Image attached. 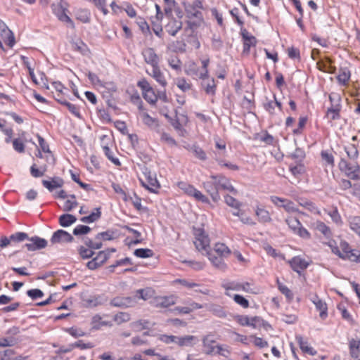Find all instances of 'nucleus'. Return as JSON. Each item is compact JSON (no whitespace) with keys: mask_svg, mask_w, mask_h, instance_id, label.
<instances>
[{"mask_svg":"<svg viewBox=\"0 0 360 360\" xmlns=\"http://www.w3.org/2000/svg\"><path fill=\"white\" fill-rule=\"evenodd\" d=\"M194 244L199 251H205L206 254L207 251H210V239L201 230H199L198 233L196 234Z\"/></svg>","mask_w":360,"mask_h":360,"instance_id":"nucleus-7","label":"nucleus"},{"mask_svg":"<svg viewBox=\"0 0 360 360\" xmlns=\"http://www.w3.org/2000/svg\"><path fill=\"white\" fill-rule=\"evenodd\" d=\"M349 222L351 229L360 236V216L351 217Z\"/></svg>","mask_w":360,"mask_h":360,"instance_id":"nucleus-41","label":"nucleus"},{"mask_svg":"<svg viewBox=\"0 0 360 360\" xmlns=\"http://www.w3.org/2000/svg\"><path fill=\"white\" fill-rule=\"evenodd\" d=\"M206 255L214 266L221 271H224L226 269L224 257L210 253L208 251H207Z\"/></svg>","mask_w":360,"mask_h":360,"instance_id":"nucleus-22","label":"nucleus"},{"mask_svg":"<svg viewBox=\"0 0 360 360\" xmlns=\"http://www.w3.org/2000/svg\"><path fill=\"white\" fill-rule=\"evenodd\" d=\"M96 212H92L89 216H86V217H82L80 219L81 221H82L84 223L89 224V223H93V222L97 221L98 219H99L100 217H101V212L100 211V208H96Z\"/></svg>","mask_w":360,"mask_h":360,"instance_id":"nucleus-38","label":"nucleus"},{"mask_svg":"<svg viewBox=\"0 0 360 360\" xmlns=\"http://www.w3.org/2000/svg\"><path fill=\"white\" fill-rule=\"evenodd\" d=\"M233 214L239 217L240 221L243 222V224H248L250 226H254L256 224L250 217L245 215L244 213L240 212V210H238L237 212H233Z\"/></svg>","mask_w":360,"mask_h":360,"instance_id":"nucleus-50","label":"nucleus"},{"mask_svg":"<svg viewBox=\"0 0 360 360\" xmlns=\"http://www.w3.org/2000/svg\"><path fill=\"white\" fill-rule=\"evenodd\" d=\"M348 158L350 160V162H356V159L359 157V151L357 146L354 143H350L344 148Z\"/></svg>","mask_w":360,"mask_h":360,"instance_id":"nucleus-28","label":"nucleus"},{"mask_svg":"<svg viewBox=\"0 0 360 360\" xmlns=\"http://www.w3.org/2000/svg\"><path fill=\"white\" fill-rule=\"evenodd\" d=\"M182 22L175 18L169 20L165 25V30L172 36H175L177 32L182 28Z\"/></svg>","mask_w":360,"mask_h":360,"instance_id":"nucleus-21","label":"nucleus"},{"mask_svg":"<svg viewBox=\"0 0 360 360\" xmlns=\"http://www.w3.org/2000/svg\"><path fill=\"white\" fill-rule=\"evenodd\" d=\"M339 167L352 179L359 180L360 179L358 174L360 171V166L357 162H348L346 160L342 158L339 162Z\"/></svg>","mask_w":360,"mask_h":360,"instance_id":"nucleus-5","label":"nucleus"},{"mask_svg":"<svg viewBox=\"0 0 360 360\" xmlns=\"http://www.w3.org/2000/svg\"><path fill=\"white\" fill-rule=\"evenodd\" d=\"M78 252L81 257L83 259L91 258L94 254L93 249L86 248L84 246H80L78 249Z\"/></svg>","mask_w":360,"mask_h":360,"instance_id":"nucleus-55","label":"nucleus"},{"mask_svg":"<svg viewBox=\"0 0 360 360\" xmlns=\"http://www.w3.org/2000/svg\"><path fill=\"white\" fill-rule=\"evenodd\" d=\"M215 342L214 340L211 338V335H208L205 336L202 339V345L205 348V353L207 354H211L214 352V346L213 344Z\"/></svg>","mask_w":360,"mask_h":360,"instance_id":"nucleus-32","label":"nucleus"},{"mask_svg":"<svg viewBox=\"0 0 360 360\" xmlns=\"http://www.w3.org/2000/svg\"><path fill=\"white\" fill-rule=\"evenodd\" d=\"M176 86L183 92H186L191 89L192 84L188 82L184 78H178L176 79Z\"/></svg>","mask_w":360,"mask_h":360,"instance_id":"nucleus-53","label":"nucleus"},{"mask_svg":"<svg viewBox=\"0 0 360 360\" xmlns=\"http://www.w3.org/2000/svg\"><path fill=\"white\" fill-rule=\"evenodd\" d=\"M110 305L115 307L129 308L136 305V297H116L110 300Z\"/></svg>","mask_w":360,"mask_h":360,"instance_id":"nucleus-6","label":"nucleus"},{"mask_svg":"<svg viewBox=\"0 0 360 360\" xmlns=\"http://www.w3.org/2000/svg\"><path fill=\"white\" fill-rule=\"evenodd\" d=\"M73 237L67 231L60 229L53 233L51 243L52 244L69 243L73 240Z\"/></svg>","mask_w":360,"mask_h":360,"instance_id":"nucleus-13","label":"nucleus"},{"mask_svg":"<svg viewBox=\"0 0 360 360\" xmlns=\"http://www.w3.org/2000/svg\"><path fill=\"white\" fill-rule=\"evenodd\" d=\"M149 321L147 320H139L130 324L131 327L137 331L147 329L149 327Z\"/></svg>","mask_w":360,"mask_h":360,"instance_id":"nucleus-47","label":"nucleus"},{"mask_svg":"<svg viewBox=\"0 0 360 360\" xmlns=\"http://www.w3.org/2000/svg\"><path fill=\"white\" fill-rule=\"evenodd\" d=\"M350 78V71L346 68H341L340 73L337 77L338 82L342 84H346Z\"/></svg>","mask_w":360,"mask_h":360,"instance_id":"nucleus-44","label":"nucleus"},{"mask_svg":"<svg viewBox=\"0 0 360 360\" xmlns=\"http://www.w3.org/2000/svg\"><path fill=\"white\" fill-rule=\"evenodd\" d=\"M316 65L319 70L324 72L333 74L336 71V68L333 65V60L328 57L318 61Z\"/></svg>","mask_w":360,"mask_h":360,"instance_id":"nucleus-18","label":"nucleus"},{"mask_svg":"<svg viewBox=\"0 0 360 360\" xmlns=\"http://www.w3.org/2000/svg\"><path fill=\"white\" fill-rule=\"evenodd\" d=\"M349 349L351 356L354 358L359 356V352L360 351V340H355L352 339L349 342Z\"/></svg>","mask_w":360,"mask_h":360,"instance_id":"nucleus-40","label":"nucleus"},{"mask_svg":"<svg viewBox=\"0 0 360 360\" xmlns=\"http://www.w3.org/2000/svg\"><path fill=\"white\" fill-rule=\"evenodd\" d=\"M0 35L4 41L9 46L13 47L15 44V37L13 32L8 29V27L0 30Z\"/></svg>","mask_w":360,"mask_h":360,"instance_id":"nucleus-27","label":"nucleus"},{"mask_svg":"<svg viewBox=\"0 0 360 360\" xmlns=\"http://www.w3.org/2000/svg\"><path fill=\"white\" fill-rule=\"evenodd\" d=\"M77 221V218L70 214H62L59 217V224L63 227H68L74 224Z\"/></svg>","mask_w":360,"mask_h":360,"instance_id":"nucleus-33","label":"nucleus"},{"mask_svg":"<svg viewBox=\"0 0 360 360\" xmlns=\"http://www.w3.org/2000/svg\"><path fill=\"white\" fill-rule=\"evenodd\" d=\"M249 326L252 327L253 328H257L262 326L264 327L266 325L267 326H269V324L266 323L263 319H262L259 316H254L250 319V323Z\"/></svg>","mask_w":360,"mask_h":360,"instance_id":"nucleus-54","label":"nucleus"},{"mask_svg":"<svg viewBox=\"0 0 360 360\" xmlns=\"http://www.w3.org/2000/svg\"><path fill=\"white\" fill-rule=\"evenodd\" d=\"M110 252L108 250L100 251L98 255L94 257L97 262L102 266L109 258Z\"/></svg>","mask_w":360,"mask_h":360,"instance_id":"nucleus-52","label":"nucleus"},{"mask_svg":"<svg viewBox=\"0 0 360 360\" xmlns=\"http://www.w3.org/2000/svg\"><path fill=\"white\" fill-rule=\"evenodd\" d=\"M240 34L242 36V38L243 39V53L249 54L250 49L251 46H255L257 43L256 38L250 34V33L248 32V30L242 27L240 30Z\"/></svg>","mask_w":360,"mask_h":360,"instance_id":"nucleus-9","label":"nucleus"},{"mask_svg":"<svg viewBox=\"0 0 360 360\" xmlns=\"http://www.w3.org/2000/svg\"><path fill=\"white\" fill-rule=\"evenodd\" d=\"M207 310L219 318H225L226 316L224 309L219 304H210L207 306Z\"/></svg>","mask_w":360,"mask_h":360,"instance_id":"nucleus-30","label":"nucleus"},{"mask_svg":"<svg viewBox=\"0 0 360 360\" xmlns=\"http://www.w3.org/2000/svg\"><path fill=\"white\" fill-rule=\"evenodd\" d=\"M51 7L54 14L60 21L69 22L73 25L72 20L66 13L67 9L61 4H52Z\"/></svg>","mask_w":360,"mask_h":360,"instance_id":"nucleus-17","label":"nucleus"},{"mask_svg":"<svg viewBox=\"0 0 360 360\" xmlns=\"http://www.w3.org/2000/svg\"><path fill=\"white\" fill-rule=\"evenodd\" d=\"M153 291L151 288L139 289L135 292V295L133 297H136V303L138 300L141 299L144 301L148 300L153 296Z\"/></svg>","mask_w":360,"mask_h":360,"instance_id":"nucleus-31","label":"nucleus"},{"mask_svg":"<svg viewBox=\"0 0 360 360\" xmlns=\"http://www.w3.org/2000/svg\"><path fill=\"white\" fill-rule=\"evenodd\" d=\"M143 122L150 127H157L158 126V120L150 117L147 112H143L140 114Z\"/></svg>","mask_w":360,"mask_h":360,"instance_id":"nucleus-37","label":"nucleus"},{"mask_svg":"<svg viewBox=\"0 0 360 360\" xmlns=\"http://www.w3.org/2000/svg\"><path fill=\"white\" fill-rule=\"evenodd\" d=\"M256 215L258 217L259 221L261 223L270 222L271 220L269 212L263 208H257Z\"/></svg>","mask_w":360,"mask_h":360,"instance_id":"nucleus-35","label":"nucleus"},{"mask_svg":"<svg viewBox=\"0 0 360 360\" xmlns=\"http://www.w3.org/2000/svg\"><path fill=\"white\" fill-rule=\"evenodd\" d=\"M142 55L145 62L150 65L151 67L159 65L160 58L153 49L146 48L143 49Z\"/></svg>","mask_w":360,"mask_h":360,"instance_id":"nucleus-14","label":"nucleus"},{"mask_svg":"<svg viewBox=\"0 0 360 360\" xmlns=\"http://www.w3.org/2000/svg\"><path fill=\"white\" fill-rule=\"evenodd\" d=\"M281 207L284 208V210L288 213L298 212L304 214L303 212H300L299 209L295 206L293 202L288 199H285L284 204L281 205Z\"/></svg>","mask_w":360,"mask_h":360,"instance_id":"nucleus-43","label":"nucleus"},{"mask_svg":"<svg viewBox=\"0 0 360 360\" xmlns=\"http://www.w3.org/2000/svg\"><path fill=\"white\" fill-rule=\"evenodd\" d=\"M186 304L184 307H176L174 311L179 314H188L195 309H200L202 308V305L192 301L191 299L186 302H184Z\"/></svg>","mask_w":360,"mask_h":360,"instance_id":"nucleus-16","label":"nucleus"},{"mask_svg":"<svg viewBox=\"0 0 360 360\" xmlns=\"http://www.w3.org/2000/svg\"><path fill=\"white\" fill-rule=\"evenodd\" d=\"M91 228L85 225H78L73 230V234L75 236L85 235L90 232Z\"/></svg>","mask_w":360,"mask_h":360,"instance_id":"nucleus-58","label":"nucleus"},{"mask_svg":"<svg viewBox=\"0 0 360 360\" xmlns=\"http://www.w3.org/2000/svg\"><path fill=\"white\" fill-rule=\"evenodd\" d=\"M202 68L200 70V68L197 65V64L194 62H190L185 66L184 72L185 73L192 77L193 79H200L202 80H205L206 78H208V65L210 64L209 59H205L201 61Z\"/></svg>","mask_w":360,"mask_h":360,"instance_id":"nucleus-2","label":"nucleus"},{"mask_svg":"<svg viewBox=\"0 0 360 360\" xmlns=\"http://www.w3.org/2000/svg\"><path fill=\"white\" fill-rule=\"evenodd\" d=\"M290 264L292 269L299 274L301 271L305 269L308 266V263L304 259L299 257H293L290 261Z\"/></svg>","mask_w":360,"mask_h":360,"instance_id":"nucleus-26","label":"nucleus"},{"mask_svg":"<svg viewBox=\"0 0 360 360\" xmlns=\"http://www.w3.org/2000/svg\"><path fill=\"white\" fill-rule=\"evenodd\" d=\"M12 244L22 242L29 239V236L24 232H16L10 236Z\"/></svg>","mask_w":360,"mask_h":360,"instance_id":"nucleus-46","label":"nucleus"},{"mask_svg":"<svg viewBox=\"0 0 360 360\" xmlns=\"http://www.w3.org/2000/svg\"><path fill=\"white\" fill-rule=\"evenodd\" d=\"M169 65L175 70H181V60L176 56L171 57L168 60Z\"/></svg>","mask_w":360,"mask_h":360,"instance_id":"nucleus-64","label":"nucleus"},{"mask_svg":"<svg viewBox=\"0 0 360 360\" xmlns=\"http://www.w3.org/2000/svg\"><path fill=\"white\" fill-rule=\"evenodd\" d=\"M63 184V180L60 177L51 178V181L42 180L43 186L51 192L53 191L55 188L62 187Z\"/></svg>","mask_w":360,"mask_h":360,"instance_id":"nucleus-25","label":"nucleus"},{"mask_svg":"<svg viewBox=\"0 0 360 360\" xmlns=\"http://www.w3.org/2000/svg\"><path fill=\"white\" fill-rule=\"evenodd\" d=\"M114 232L111 231H107L105 232L99 233L96 235L95 239L96 240H110L114 238Z\"/></svg>","mask_w":360,"mask_h":360,"instance_id":"nucleus-63","label":"nucleus"},{"mask_svg":"<svg viewBox=\"0 0 360 360\" xmlns=\"http://www.w3.org/2000/svg\"><path fill=\"white\" fill-rule=\"evenodd\" d=\"M58 102L67 107L69 111L76 117L81 118L79 108L77 105L72 104L66 100L58 99Z\"/></svg>","mask_w":360,"mask_h":360,"instance_id":"nucleus-34","label":"nucleus"},{"mask_svg":"<svg viewBox=\"0 0 360 360\" xmlns=\"http://www.w3.org/2000/svg\"><path fill=\"white\" fill-rule=\"evenodd\" d=\"M316 229L322 233L326 237L330 236V230L323 222L317 221L316 224Z\"/></svg>","mask_w":360,"mask_h":360,"instance_id":"nucleus-57","label":"nucleus"},{"mask_svg":"<svg viewBox=\"0 0 360 360\" xmlns=\"http://www.w3.org/2000/svg\"><path fill=\"white\" fill-rule=\"evenodd\" d=\"M223 288L226 290V294L230 296L229 293V290H236L240 291L243 290L247 292L252 293L253 291L250 288V284L248 282L246 283H237V282H229L223 284Z\"/></svg>","mask_w":360,"mask_h":360,"instance_id":"nucleus-11","label":"nucleus"},{"mask_svg":"<svg viewBox=\"0 0 360 360\" xmlns=\"http://www.w3.org/2000/svg\"><path fill=\"white\" fill-rule=\"evenodd\" d=\"M27 240H29V243H27L25 245V247L28 251L31 252L45 248L48 244L46 240L38 236H34L30 238H29Z\"/></svg>","mask_w":360,"mask_h":360,"instance_id":"nucleus-10","label":"nucleus"},{"mask_svg":"<svg viewBox=\"0 0 360 360\" xmlns=\"http://www.w3.org/2000/svg\"><path fill=\"white\" fill-rule=\"evenodd\" d=\"M198 341V338L194 335H185L182 337H176V345H178L180 347H192Z\"/></svg>","mask_w":360,"mask_h":360,"instance_id":"nucleus-24","label":"nucleus"},{"mask_svg":"<svg viewBox=\"0 0 360 360\" xmlns=\"http://www.w3.org/2000/svg\"><path fill=\"white\" fill-rule=\"evenodd\" d=\"M329 245L333 253L342 259H347L352 262L356 260L358 253H360L359 250H351L349 245L346 241L342 240L340 247L333 246L331 243Z\"/></svg>","mask_w":360,"mask_h":360,"instance_id":"nucleus-3","label":"nucleus"},{"mask_svg":"<svg viewBox=\"0 0 360 360\" xmlns=\"http://www.w3.org/2000/svg\"><path fill=\"white\" fill-rule=\"evenodd\" d=\"M130 319H131V316L127 312L121 311V312L116 314L113 316V320L118 325L122 324L123 323L128 322L130 321Z\"/></svg>","mask_w":360,"mask_h":360,"instance_id":"nucleus-39","label":"nucleus"},{"mask_svg":"<svg viewBox=\"0 0 360 360\" xmlns=\"http://www.w3.org/2000/svg\"><path fill=\"white\" fill-rule=\"evenodd\" d=\"M191 150L195 156L198 159L201 160H205L207 159L205 152L199 146H193Z\"/></svg>","mask_w":360,"mask_h":360,"instance_id":"nucleus-59","label":"nucleus"},{"mask_svg":"<svg viewBox=\"0 0 360 360\" xmlns=\"http://www.w3.org/2000/svg\"><path fill=\"white\" fill-rule=\"evenodd\" d=\"M340 108L337 106L336 108H330L327 110V117L331 120H337L340 117Z\"/></svg>","mask_w":360,"mask_h":360,"instance_id":"nucleus-61","label":"nucleus"},{"mask_svg":"<svg viewBox=\"0 0 360 360\" xmlns=\"http://www.w3.org/2000/svg\"><path fill=\"white\" fill-rule=\"evenodd\" d=\"M295 200L297 202V203L304 209L307 210L312 214H321V212L319 210V208L316 206V205L311 200L302 198V197H297Z\"/></svg>","mask_w":360,"mask_h":360,"instance_id":"nucleus-19","label":"nucleus"},{"mask_svg":"<svg viewBox=\"0 0 360 360\" xmlns=\"http://www.w3.org/2000/svg\"><path fill=\"white\" fill-rule=\"evenodd\" d=\"M186 11L188 18H196L199 21H202V13L194 7H186Z\"/></svg>","mask_w":360,"mask_h":360,"instance_id":"nucleus-51","label":"nucleus"},{"mask_svg":"<svg viewBox=\"0 0 360 360\" xmlns=\"http://www.w3.org/2000/svg\"><path fill=\"white\" fill-rule=\"evenodd\" d=\"M176 303V297L174 295L157 297L153 301V306L157 308H167Z\"/></svg>","mask_w":360,"mask_h":360,"instance_id":"nucleus-12","label":"nucleus"},{"mask_svg":"<svg viewBox=\"0 0 360 360\" xmlns=\"http://www.w3.org/2000/svg\"><path fill=\"white\" fill-rule=\"evenodd\" d=\"M298 340V343L300 345V347L302 351L304 353H307L312 356L316 354V352L314 350V349L309 347L307 342H304L301 337L297 338Z\"/></svg>","mask_w":360,"mask_h":360,"instance_id":"nucleus-42","label":"nucleus"},{"mask_svg":"<svg viewBox=\"0 0 360 360\" xmlns=\"http://www.w3.org/2000/svg\"><path fill=\"white\" fill-rule=\"evenodd\" d=\"M134 254L139 258H148L153 257V252L152 250L148 248H139L135 250Z\"/></svg>","mask_w":360,"mask_h":360,"instance_id":"nucleus-45","label":"nucleus"},{"mask_svg":"<svg viewBox=\"0 0 360 360\" xmlns=\"http://www.w3.org/2000/svg\"><path fill=\"white\" fill-rule=\"evenodd\" d=\"M202 187L214 202H218L220 200L219 193L220 190L228 191L233 194L237 193L230 180L223 175H211L209 179L202 183Z\"/></svg>","mask_w":360,"mask_h":360,"instance_id":"nucleus-1","label":"nucleus"},{"mask_svg":"<svg viewBox=\"0 0 360 360\" xmlns=\"http://www.w3.org/2000/svg\"><path fill=\"white\" fill-rule=\"evenodd\" d=\"M201 86L205 90V93L209 95H214L216 93L217 85L214 78H206L201 82Z\"/></svg>","mask_w":360,"mask_h":360,"instance_id":"nucleus-23","label":"nucleus"},{"mask_svg":"<svg viewBox=\"0 0 360 360\" xmlns=\"http://www.w3.org/2000/svg\"><path fill=\"white\" fill-rule=\"evenodd\" d=\"M285 221L294 234L307 240L311 238L310 233L303 227L297 218L288 216L286 217Z\"/></svg>","mask_w":360,"mask_h":360,"instance_id":"nucleus-4","label":"nucleus"},{"mask_svg":"<svg viewBox=\"0 0 360 360\" xmlns=\"http://www.w3.org/2000/svg\"><path fill=\"white\" fill-rule=\"evenodd\" d=\"M143 96L146 101L151 104L155 103L158 100V97L153 88L143 93Z\"/></svg>","mask_w":360,"mask_h":360,"instance_id":"nucleus-49","label":"nucleus"},{"mask_svg":"<svg viewBox=\"0 0 360 360\" xmlns=\"http://www.w3.org/2000/svg\"><path fill=\"white\" fill-rule=\"evenodd\" d=\"M77 18L82 22H89L90 21V13L87 10L78 11L77 13Z\"/></svg>","mask_w":360,"mask_h":360,"instance_id":"nucleus-56","label":"nucleus"},{"mask_svg":"<svg viewBox=\"0 0 360 360\" xmlns=\"http://www.w3.org/2000/svg\"><path fill=\"white\" fill-rule=\"evenodd\" d=\"M145 176L146 181L141 179L142 186L152 193H157L158 189L160 188V184L155 177V175L151 174L150 172H148L145 173Z\"/></svg>","mask_w":360,"mask_h":360,"instance_id":"nucleus-8","label":"nucleus"},{"mask_svg":"<svg viewBox=\"0 0 360 360\" xmlns=\"http://www.w3.org/2000/svg\"><path fill=\"white\" fill-rule=\"evenodd\" d=\"M313 303L316 306L317 310L320 311V317L322 319H325L328 315L327 314V305L325 302H323L321 300H320L317 296L314 297L312 300Z\"/></svg>","mask_w":360,"mask_h":360,"instance_id":"nucleus-29","label":"nucleus"},{"mask_svg":"<svg viewBox=\"0 0 360 360\" xmlns=\"http://www.w3.org/2000/svg\"><path fill=\"white\" fill-rule=\"evenodd\" d=\"M208 252L226 258L231 255V251L225 244L217 243L214 248L212 250L210 249Z\"/></svg>","mask_w":360,"mask_h":360,"instance_id":"nucleus-20","label":"nucleus"},{"mask_svg":"<svg viewBox=\"0 0 360 360\" xmlns=\"http://www.w3.org/2000/svg\"><path fill=\"white\" fill-rule=\"evenodd\" d=\"M146 72L162 87H165L167 86V79L164 75V73L161 71L159 65L152 67L151 70H146Z\"/></svg>","mask_w":360,"mask_h":360,"instance_id":"nucleus-15","label":"nucleus"},{"mask_svg":"<svg viewBox=\"0 0 360 360\" xmlns=\"http://www.w3.org/2000/svg\"><path fill=\"white\" fill-rule=\"evenodd\" d=\"M20 330L19 327L17 326H12L9 329H8L6 331V335L8 338H11L14 340H15V345L19 342V339L16 337L19 333Z\"/></svg>","mask_w":360,"mask_h":360,"instance_id":"nucleus-48","label":"nucleus"},{"mask_svg":"<svg viewBox=\"0 0 360 360\" xmlns=\"http://www.w3.org/2000/svg\"><path fill=\"white\" fill-rule=\"evenodd\" d=\"M112 324L110 321H102L99 315H96L92 318V327L94 329H99L101 326H112Z\"/></svg>","mask_w":360,"mask_h":360,"instance_id":"nucleus-36","label":"nucleus"},{"mask_svg":"<svg viewBox=\"0 0 360 360\" xmlns=\"http://www.w3.org/2000/svg\"><path fill=\"white\" fill-rule=\"evenodd\" d=\"M178 186L181 190L184 191L185 193L190 196H191L195 188L192 185L182 181L178 184Z\"/></svg>","mask_w":360,"mask_h":360,"instance_id":"nucleus-60","label":"nucleus"},{"mask_svg":"<svg viewBox=\"0 0 360 360\" xmlns=\"http://www.w3.org/2000/svg\"><path fill=\"white\" fill-rule=\"evenodd\" d=\"M103 150L105 153V155H106V157L112 162H113L115 165H120V162L119 161V160L117 158H115L113 157L112 154V151H111V150L110 149V148L107 146H105L103 147Z\"/></svg>","mask_w":360,"mask_h":360,"instance_id":"nucleus-62","label":"nucleus"}]
</instances>
